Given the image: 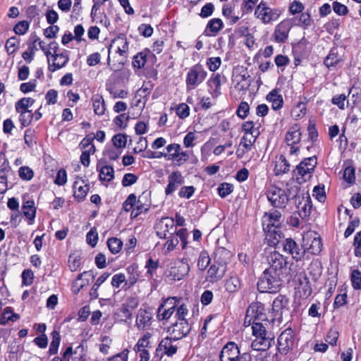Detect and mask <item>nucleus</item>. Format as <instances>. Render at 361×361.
Masks as SVG:
<instances>
[{
	"instance_id": "f257e3e1",
	"label": "nucleus",
	"mask_w": 361,
	"mask_h": 361,
	"mask_svg": "<svg viewBox=\"0 0 361 361\" xmlns=\"http://www.w3.org/2000/svg\"><path fill=\"white\" fill-rule=\"evenodd\" d=\"M263 305L259 302L251 304L246 311L245 322L249 319L248 322L250 323L252 319V334L255 337H267L273 336L271 334H269L267 331L268 324H270L269 320L267 319L265 314L263 313Z\"/></svg>"
},
{
	"instance_id": "f03ea898",
	"label": "nucleus",
	"mask_w": 361,
	"mask_h": 361,
	"mask_svg": "<svg viewBox=\"0 0 361 361\" xmlns=\"http://www.w3.org/2000/svg\"><path fill=\"white\" fill-rule=\"evenodd\" d=\"M283 278L265 269L257 282V288L261 293H276L280 290Z\"/></svg>"
},
{
	"instance_id": "7ed1b4c3",
	"label": "nucleus",
	"mask_w": 361,
	"mask_h": 361,
	"mask_svg": "<svg viewBox=\"0 0 361 361\" xmlns=\"http://www.w3.org/2000/svg\"><path fill=\"white\" fill-rule=\"evenodd\" d=\"M281 213L278 210L265 213L263 220V226L264 230H267L268 235L271 238L274 235L272 243L276 245L279 243L281 234L278 233L276 229L279 228L281 224Z\"/></svg>"
},
{
	"instance_id": "20e7f679",
	"label": "nucleus",
	"mask_w": 361,
	"mask_h": 361,
	"mask_svg": "<svg viewBox=\"0 0 361 361\" xmlns=\"http://www.w3.org/2000/svg\"><path fill=\"white\" fill-rule=\"evenodd\" d=\"M317 164L316 156L305 158L293 171V176L299 184L310 179L312 174Z\"/></svg>"
},
{
	"instance_id": "39448f33",
	"label": "nucleus",
	"mask_w": 361,
	"mask_h": 361,
	"mask_svg": "<svg viewBox=\"0 0 361 361\" xmlns=\"http://www.w3.org/2000/svg\"><path fill=\"white\" fill-rule=\"evenodd\" d=\"M248 353H241L238 346L233 342L226 343L220 354L221 361H251Z\"/></svg>"
},
{
	"instance_id": "423d86ee",
	"label": "nucleus",
	"mask_w": 361,
	"mask_h": 361,
	"mask_svg": "<svg viewBox=\"0 0 361 361\" xmlns=\"http://www.w3.org/2000/svg\"><path fill=\"white\" fill-rule=\"evenodd\" d=\"M206 76L207 71L202 65L196 64L192 66L186 75L185 84L187 90L190 91L196 88L204 80Z\"/></svg>"
},
{
	"instance_id": "0eeeda50",
	"label": "nucleus",
	"mask_w": 361,
	"mask_h": 361,
	"mask_svg": "<svg viewBox=\"0 0 361 361\" xmlns=\"http://www.w3.org/2000/svg\"><path fill=\"white\" fill-rule=\"evenodd\" d=\"M167 152L164 154V158L171 160L176 166H181L186 163L189 158V154L182 150L179 144L173 143L169 145L166 147Z\"/></svg>"
},
{
	"instance_id": "6e6552de",
	"label": "nucleus",
	"mask_w": 361,
	"mask_h": 361,
	"mask_svg": "<svg viewBox=\"0 0 361 361\" xmlns=\"http://www.w3.org/2000/svg\"><path fill=\"white\" fill-rule=\"evenodd\" d=\"M281 15L279 9L267 6V3L262 1L255 11V16L263 23L268 24L278 20Z\"/></svg>"
},
{
	"instance_id": "1a4fd4ad",
	"label": "nucleus",
	"mask_w": 361,
	"mask_h": 361,
	"mask_svg": "<svg viewBox=\"0 0 361 361\" xmlns=\"http://www.w3.org/2000/svg\"><path fill=\"white\" fill-rule=\"evenodd\" d=\"M267 197L274 207L285 208L288 202L287 192L275 185H271L268 188Z\"/></svg>"
},
{
	"instance_id": "9d476101",
	"label": "nucleus",
	"mask_w": 361,
	"mask_h": 361,
	"mask_svg": "<svg viewBox=\"0 0 361 361\" xmlns=\"http://www.w3.org/2000/svg\"><path fill=\"white\" fill-rule=\"evenodd\" d=\"M267 261L269 264V268L266 269L269 272L277 274L284 277L286 271L287 262L286 258L278 252H274L267 257Z\"/></svg>"
},
{
	"instance_id": "9b49d317",
	"label": "nucleus",
	"mask_w": 361,
	"mask_h": 361,
	"mask_svg": "<svg viewBox=\"0 0 361 361\" xmlns=\"http://www.w3.org/2000/svg\"><path fill=\"white\" fill-rule=\"evenodd\" d=\"M295 335L291 328H287L278 338V350L281 354H287L295 344Z\"/></svg>"
},
{
	"instance_id": "f8f14e48",
	"label": "nucleus",
	"mask_w": 361,
	"mask_h": 361,
	"mask_svg": "<svg viewBox=\"0 0 361 361\" xmlns=\"http://www.w3.org/2000/svg\"><path fill=\"white\" fill-rule=\"evenodd\" d=\"M179 300L176 297L168 298L159 306L157 317L159 321L168 320L174 313Z\"/></svg>"
},
{
	"instance_id": "ddd939ff",
	"label": "nucleus",
	"mask_w": 361,
	"mask_h": 361,
	"mask_svg": "<svg viewBox=\"0 0 361 361\" xmlns=\"http://www.w3.org/2000/svg\"><path fill=\"white\" fill-rule=\"evenodd\" d=\"M190 331L191 326L186 319L176 320L167 329V332L175 341H178L187 336Z\"/></svg>"
},
{
	"instance_id": "4468645a",
	"label": "nucleus",
	"mask_w": 361,
	"mask_h": 361,
	"mask_svg": "<svg viewBox=\"0 0 361 361\" xmlns=\"http://www.w3.org/2000/svg\"><path fill=\"white\" fill-rule=\"evenodd\" d=\"M283 250L285 252L291 255L296 261L301 260L306 250L300 246L293 239L289 238L282 242Z\"/></svg>"
},
{
	"instance_id": "2eb2a0df",
	"label": "nucleus",
	"mask_w": 361,
	"mask_h": 361,
	"mask_svg": "<svg viewBox=\"0 0 361 361\" xmlns=\"http://www.w3.org/2000/svg\"><path fill=\"white\" fill-rule=\"evenodd\" d=\"M301 132L298 125L292 126L286 133V142L290 147V154H297L300 147L297 146L301 140Z\"/></svg>"
},
{
	"instance_id": "dca6fc26",
	"label": "nucleus",
	"mask_w": 361,
	"mask_h": 361,
	"mask_svg": "<svg viewBox=\"0 0 361 361\" xmlns=\"http://www.w3.org/2000/svg\"><path fill=\"white\" fill-rule=\"evenodd\" d=\"M157 234L160 238H166L167 235L176 232L174 220L169 217L162 218L156 225Z\"/></svg>"
},
{
	"instance_id": "f3484780",
	"label": "nucleus",
	"mask_w": 361,
	"mask_h": 361,
	"mask_svg": "<svg viewBox=\"0 0 361 361\" xmlns=\"http://www.w3.org/2000/svg\"><path fill=\"white\" fill-rule=\"evenodd\" d=\"M289 300L285 295H279L273 301L272 310L274 315L271 319L274 322V320L280 321L282 318L283 312L288 309Z\"/></svg>"
},
{
	"instance_id": "a211bd4d",
	"label": "nucleus",
	"mask_w": 361,
	"mask_h": 361,
	"mask_svg": "<svg viewBox=\"0 0 361 361\" xmlns=\"http://www.w3.org/2000/svg\"><path fill=\"white\" fill-rule=\"evenodd\" d=\"M344 54L345 51L343 47H333L324 59V63L329 68L334 67L344 60Z\"/></svg>"
},
{
	"instance_id": "6ab92c4d",
	"label": "nucleus",
	"mask_w": 361,
	"mask_h": 361,
	"mask_svg": "<svg viewBox=\"0 0 361 361\" xmlns=\"http://www.w3.org/2000/svg\"><path fill=\"white\" fill-rule=\"evenodd\" d=\"M226 271V264L215 262L207 271V281L212 283L219 281L224 277Z\"/></svg>"
},
{
	"instance_id": "aec40b11",
	"label": "nucleus",
	"mask_w": 361,
	"mask_h": 361,
	"mask_svg": "<svg viewBox=\"0 0 361 361\" xmlns=\"http://www.w3.org/2000/svg\"><path fill=\"white\" fill-rule=\"evenodd\" d=\"M291 27V23L288 20H283L277 25L274 32L275 41L279 43L285 42L288 37Z\"/></svg>"
},
{
	"instance_id": "412c9836",
	"label": "nucleus",
	"mask_w": 361,
	"mask_h": 361,
	"mask_svg": "<svg viewBox=\"0 0 361 361\" xmlns=\"http://www.w3.org/2000/svg\"><path fill=\"white\" fill-rule=\"evenodd\" d=\"M176 341H177L173 340L171 336L166 337L159 343L157 351H160L161 354L171 357L175 355L178 350V347L176 343Z\"/></svg>"
},
{
	"instance_id": "4be33fe9",
	"label": "nucleus",
	"mask_w": 361,
	"mask_h": 361,
	"mask_svg": "<svg viewBox=\"0 0 361 361\" xmlns=\"http://www.w3.org/2000/svg\"><path fill=\"white\" fill-rule=\"evenodd\" d=\"M68 61V51L66 50L60 54H52V63H49L48 69L51 72H54L64 67Z\"/></svg>"
},
{
	"instance_id": "5701e85b",
	"label": "nucleus",
	"mask_w": 361,
	"mask_h": 361,
	"mask_svg": "<svg viewBox=\"0 0 361 361\" xmlns=\"http://www.w3.org/2000/svg\"><path fill=\"white\" fill-rule=\"evenodd\" d=\"M303 240L307 242V245L310 242L307 250L312 255H318L322 251V243L321 238L317 236L316 233H307L303 238Z\"/></svg>"
},
{
	"instance_id": "b1692460",
	"label": "nucleus",
	"mask_w": 361,
	"mask_h": 361,
	"mask_svg": "<svg viewBox=\"0 0 361 361\" xmlns=\"http://www.w3.org/2000/svg\"><path fill=\"white\" fill-rule=\"evenodd\" d=\"M114 46L116 48V53L121 56H126L128 51V42L126 35L121 34L111 42L109 48V54L110 53L111 48ZM108 60L109 61V56H108Z\"/></svg>"
},
{
	"instance_id": "393cba45",
	"label": "nucleus",
	"mask_w": 361,
	"mask_h": 361,
	"mask_svg": "<svg viewBox=\"0 0 361 361\" xmlns=\"http://www.w3.org/2000/svg\"><path fill=\"white\" fill-rule=\"evenodd\" d=\"M226 78L221 74H213L207 82L209 87L212 90V96L214 98L218 97L221 94V85L224 83Z\"/></svg>"
},
{
	"instance_id": "a878e982",
	"label": "nucleus",
	"mask_w": 361,
	"mask_h": 361,
	"mask_svg": "<svg viewBox=\"0 0 361 361\" xmlns=\"http://www.w3.org/2000/svg\"><path fill=\"white\" fill-rule=\"evenodd\" d=\"M257 135L249 136L244 135L240 140L236 154L238 158H242L244 154L251 150L252 145L256 140Z\"/></svg>"
},
{
	"instance_id": "bb28decb",
	"label": "nucleus",
	"mask_w": 361,
	"mask_h": 361,
	"mask_svg": "<svg viewBox=\"0 0 361 361\" xmlns=\"http://www.w3.org/2000/svg\"><path fill=\"white\" fill-rule=\"evenodd\" d=\"M94 279V275L91 271H84L79 274L76 281L73 285V291L77 294L79 291L85 286L90 284V281Z\"/></svg>"
},
{
	"instance_id": "cd10ccee",
	"label": "nucleus",
	"mask_w": 361,
	"mask_h": 361,
	"mask_svg": "<svg viewBox=\"0 0 361 361\" xmlns=\"http://www.w3.org/2000/svg\"><path fill=\"white\" fill-rule=\"evenodd\" d=\"M73 187L74 189L75 198L77 199V200L79 202L82 201L85 198L90 190L89 185L85 183L83 179L78 178L75 180Z\"/></svg>"
},
{
	"instance_id": "c85d7f7f",
	"label": "nucleus",
	"mask_w": 361,
	"mask_h": 361,
	"mask_svg": "<svg viewBox=\"0 0 361 361\" xmlns=\"http://www.w3.org/2000/svg\"><path fill=\"white\" fill-rule=\"evenodd\" d=\"M152 312L150 310L140 309L136 317V325L140 329H145L151 325Z\"/></svg>"
},
{
	"instance_id": "c756f323",
	"label": "nucleus",
	"mask_w": 361,
	"mask_h": 361,
	"mask_svg": "<svg viewBox=\"0 0 361 361\" xmlns=\"http://www.w3.org/2000/svg\"><path fill=\"white\" fill-rule=\"evenodd\" d=\"M183 183V178L179 171H174L169 176V183L166 188V195L172 194L179 185Z\"/></svg>"
},
{
	"instance_id": "7c9ffc66",
	"label": "nucleus",
	"mask_w": 361,
	"mask_h": 361,
	"mask_svg": "<svg viewBox=\"0 0 361 361\" xmlns=\"http://www.w3.org/2000/svg\"><path fill=\"white\" fill-rule=\"evenodd\" d=\"M190 271V265L181 260L178 262L176 266L171 267L170 275L173 276L175 281H180L187 276Z\"/></svg>"
},
{
	"instance_id": "2f4dec72",
	"label": "nucleus",
	"mask_w": 361,
	"mask_h": 361,
	"mask_svg": "<svg viewBox=\"0 0 361 361\" xmlns=\"http://www.w3.org/2000/svg\"><path fill=\"white\" fill-rule=\"evenodd\" d=\"M22 212L23 215L29 220V224H32L36 216V207L32 199L26 200L23 197V203L22 205Z\"/></svg>"
},
{
	"instance_id": "473e14b6",
	"label": "nucleus",
	"mask_w": 361,
	"mask_h": 361,
	"mask_svg": "<svg viewBox=\"0 0 361 361\" xmlns=\"http://www.w3.org/2000/svg\"><path fill=\"white\" fill-rule=\"evenodd\" d=\"M297 207L299 210L298 216L305 218L310 215L312 209V204L310 197L303 192L302 193V200L297 203Z\"/></svg>"
},
{
	"instance_id": "72a5a7b5",
	"label": "nucleus",
	"mask_w": 361,
	"mask_h": 361,
	"mask_svg": "<svg viewBox=\"0 0 361 361\" xmlns=\"http://www.w3.org/2000/svg\"><path fill=\"white\" fill-rule=\"evenodd\" d=\"M273 336L267 337H255L252 342L251 348L254 350L264 351L271 346Z\"/></svg>"
},
{
	"instance_id": "f704fd0d",
	"label": "nucleus",
	"mask_w": 361,
	"mask_h": 361,
	"mask_svg": "<svg viewBox=\"0 0 361 361\" xmlns=\"http://www.w3.org/2000/svg\"><path fill=\"white\" fill-rule=\"evenodd\" d=\"M250 75L246 69L241 68V71L239 74L235 76V80L237 81V84L235 87L239 90H246L250 86V81H248Z\"/></svg>"
},
{
	"instance_id": "c9c22d12",
	"label": "nucleus",
	"mask_w": 361,
	"mask_h": 361,
	"mask_svg": "<svg viewBox=\"0 0 361 361\" xmlns=\"http://www.w3.org/2000/svg\"><path fill=\"white\" fill-rule=\"evenodd\" d=\"M267 99L271 103V107L275 111L281 109L283 106V97L276 90L270 92L267 95Z\"/></svg>"
},
{
	"instance_id": "e433bc0d",
	"label": "nucleus",
	"mask_w": 361,
	"mask_h": 361,
	"mask_svg": "<svg viewBox=\"0 0 361 361\" xmlns=\"http://www.w3.org/2000/svg\"><path fill=\"white\" fill-rule=\"evenodd\" d=\"M224 27L223 21L220 18H213L211 19L207 25L206 28V32L209 31L211 34H208L209 35H216L222 28Z\"/></svg>"
},
{
	"instance_id": "4c0bfd02",
	"label": "nucleus",
	"mask_w": 361,
	"mask_h": 361,
	"mask_svg": "<svg viewBox=\"0 0 361 361\" xmlns=\"http://www.w3.org/2000/svg\"><path fill=\"white\" fill-rule=\"evenodd\" d=\"M99 180L102 181L109 182L114 178V169L113 166L104 165L99 169Z\"/></svg>"
},
{
	"instance_id": "58836bf2",
	"label": "nucleus",
	"mask_w": 361,
	"mask_h": 361,
	"mask_svg": "<svg viewBox=\"0 0 361 361\" xmlns=\"http://www.w3.org/2000/svg\"><path fill=\"white\" fill-rule=\"evenodd\" d=\"M51 342L50 343L49 354L50 355H56L58 352L59 346L61 342V336L59 332L54 330L51 334Z\"/></svg>"
},
{
	"instance_id": "ea45409f",
	"label": "nucleus",
	"mask_w": 361,
	"mask_h": 361,
	"mask_svg": "<svg viewBox=\"0 0 361 361\" xmlns=\"http://www.w3.org/2000/svg\"><path fill=\"white\" fill-rule=\"evenodd\" d=\"M185 250L184 257L180 259L181 261L186 262V264H189L190 262H192L195 260L196 257L198 255V250L185 245V247L182 248Z\"/></svg>"
},
{
	"instance_id": "a19ab883",
	"label": "nucleus",
	"mask_w": 361,
	"mask_h": 361,
	"mask_svg": "<svg viewBox=\"0 0 361 361\" xmlns=\"http://www.w3.org/2000/svg\"><path fill=\"white\" fill-rule=\"evenodd\" d=\"M290 169V164L286 160L285 157L281 156L279 160L276 161L274 171L276 176L282 173H286Z\"/></svg>"
},
{
	"instance_id": "79ce46f5",
	"label": "nucleus",
	"mask_w": 361,
	"mask_h": 361,
	"mask_svg": "<svg viewBox=\"0 0 361 361\" xmlns=\"http://www.w3.org/2000/svg\"><path fill=\"white\" fill-rule=\"evenodd\" d=\"M224 16L228 20L230 25H233L237 23L240 17L235 14L234 8L231 6H224L222 9Z\"/></svg>"
},
{
	"instance_id": "37998d69",
	"label": "nucleus",
	"mask_w": 361,
	"mask_h": 361,
	"mask_svg": "<svg viewBox=\"0 0 361 361\" xmlns=\"http://www.w3.org/2000/svg\"><path fill=\"white\" fill-rule=\"evenodd\" d=\"M17 112L19 114L18 120L21 125V128L28 126L34 118V114L32 111H21Z\"/></svg>"
},
{
	"instance_id": "c03bdc74",
	"label": "nucleus",
	"mask_w": 361,
	"mask_h": 361,
	"mask_svg": "<svg viewBox=\"0 0 361 361\" xmlns=\"http://www.w3.org/2000/svg\"><path fill=\"white\" fill-rule=\"evenodd\" d=\"M35 100L31 97H23L19 99L15 104V109L16 111H29L28 108L32 106Z\"/></svg>"
},
{
	"instance_id": "a18cd8bd",
	"label": "nucleus",
	"mask_w": 361,
	"mask_h": 361,
	"mask_svg": "<svg viewBox=\"0 0 361 361\" xmlns=\"http://www.w3.org/2000/svg\"><path fill=\"white\" fill-rule=\"evenodd\" d=\"M152 334L149 332L145 333L142 338H140L137 344L135 345V350H145L148 348H151V343L149 339Z\"/></svg>"
},
{
	"instance_id": "49530a36",
	"label": "nucleus",
	"mask_w": 361,
	"mask_h": 361,
	"mask_svg": "<svg viewBox=\"0 0 361 361\" xmlns=\"http://www.w3.org/2000/svg\"><path fill=\"white\" fill-rule=\"evenodd\" d=\"M107 245L112 254H117L121 250L123 242L117 238H110L107 240Z\"/></svg>"
},
{
	"instance_id": "de8ad7c7",
	"label": "nucleus",
	"mask_w": 361,
	"mask_h": 361,
	"mask_svg": "<svg viewBox=\"0 0 361 361\" xmlns=\"http://www.w3.org/2000/svg\"><path fill=\"white\" fill-rule=\"evenodd\" d=\"M20 44L19 39L16 37H11L7 39L5 44V49L8 55L13 54L16 51Z\"/></svg>"
},
{
	"instance_id": "09e8293b",
	"label": "nucleus",
	"mask_w": 361,
	"mask_h": 361,
	"mask_svg": "<svg viewBox=\"0 0 361 361\" xmlns=\"http://www.w3.org/2000/svg\"><path fill=\"white\" fill-rule=\"evenodd\" d=\"M286 190H284L288 193V201L290 199H300L302 194L300 192V187L297 185H292L288 183L286 185Z\"/></svg>"
},
{
	"instance_id": "8fccbe9b",
	"label": "nucleus",
	"mask_w": 361,
	"mask_h": 361,
	"mask_svg": "<svg viewBox=\"0 0 361 361\" xmlns=\"http://www.w3.org/2000/svg\"><path fill=\"white\" fill-rule=\"evenodd\" d=\"M94 111L97 115L102 116L106 111V104L102 97H97L93 100Z\"/></svg>"
},
{
	"instance_id": "3c124183",
	"label": "nucleus",
	"mask_w": 361,
	"mask_h": 361,
	"mask_svg": "<svg viewBox=\"0 0 361 361\" xmlns=\"http://www.w3.org/2000/svg\"><path fill=\"white\" fill-rule=\"evenodd\" d=\"M240 281L236 277H231L225 282V289L228 293H234L240 288Z\"/></svg>"
},
{
	"instance_id": "603ef678",
	"label": "nucleus",
	"mask_w": 361,
	"mask_h": 361,
	"mask_svg": "<svg viewBox=\"0 0 361 361\" xmlns=\"http://www.w3.org/2000/svg\"><path fill=\"white\" fill-rule=\"evenodd\" d=\"M111 140L114 147L121 149L126 147L127 142V136L121 133L116 134L112 137Z\"/></svg>"
},
{
	"instance_id": "864d4df0",
	"label": "nucleus",
	"mask_w": 361,
	"mask_h": 361,
	"mask_svg": "<svg viewBox=\"0 0 361 361\" xmlns=\"http://www.w3.org/2000/svg\"><path fill=\"white\" fill-rule=\"evenodd\" d=\"M127 271L130 274V275L127 279H126V283L123 286L125 288H129L132 287L137 282L139 277V274L137 273L133 272L134 268L133 267H128Z\"/></svg>"
},
{
	"instance_id": "5fc2aeb1",
	"label": "nucleus",
	"mask_w": 361,
	"mask_h": 361,
	"mask_svg": "<svg viewBox=\"0 0 361 361\" xmlns=\"http://www.w3.org/2000/svg\"><path fill=\"white\" fill-rule=\"evenodd\" d=\"M176 113L180 118L184 119L190 115V108L185 103L179 104L176 109Z\"/></svg>"
},
{
	"instance_id": "6e6d98bb",
	"label": "nucleus",
	"mask_w": 361,
	"mask_h": 361,
	"mask_svg": "<svg viewBox=\"0 0 361 361\" xmlns=\"http://www.w3.org/2000/svg\"><path fill=\"white\" fill-rule=\"evenodd\" d=\"M233 186L231 183H221L218 188V193L221 197H226L233 192Z\"/></svg>"
},
{
	"instance_id": "4d7b16f0",
	"label": "nucleus",
	"mask_w": 361,
	"mask_h": 361,
	"mask_svg": "<svg viewBox=\"0 0 361 361\" xmlns=\"http://www.w3.org/2000/svg\"><path fill=\"white\" fill-rule=\"evenodd\" d=\"M121 154V150L115 147L106 149L104 151V155L107 157L110 160H116Z\"/></svg>"
},
{
	"instance_id": "13d9d810",
	"label": "nucleus",
	"mask_w": 361,
	"mask_h": 361,
	"mask_svg": "<svg viewBox=\"0 0 361 361\" xmlns=\"http://www.w3.org/2000/svg\"><path fill=\"white\" fill-rule=\"evenodd\" d=\"M351 281L355 290L361 289V272L358 269H355L352 271Z\"/></svg>"
},
{
	"instance_id": "bf43d9fd",
	"label": "nucleus",
	"mask_w": 361,
	"mask_h": 361,
	"mask_svg": "<svg viewBox=\"0 0 361 361\" xmlns=\"http://www.w3.org/2000/svg\"><path fill=\"white\" fill-rule=\"evenodd\" d=\"M313 196L320 202H324L326 200L324 186L320 185L315 186L313 189Z\"/></svg>"
},
{
	"instance_id": "052dcab7",
	"label": "nucleus",
	"mask_w": 361,
	"mask_h": 361,
	"mask_svg": "<svg viewBox=\"0 0 361 361\" xmlns=\"http://www.w3.org/2000/svg\"><path fill=\"white\" fill-rule=\"evenodd\" d=\"M136 202H137L136 195L133 193L130 194L123 204V209L126 212L130 211L133 209V207L135 205Z\"/></svg>"
},
{
	"instance_id": "680f3d73",
	"label": "nucleus",
	"mask_w": 361,
	"mask_h": 361,
	"mask_svg": "<svg viewBox=\"0 0 361 361\" xmlns=\"http://www.w3.org/2000/svg\"><path fill=\"white\" fill-rule=\"evenodd\" d=\"M146 54L143 52H140L133 57V64L137 68H141L145 65Z\"/></svg>"
},
{
	"instance_id": "e2e57ef3",
	"label": "nucleus",
	"mask_w": 361,
	"mask_h": 361,
	"mask_svg": "<svg viewBox=\"0 0 361 361\" xmlns=\"http://www.w3.org/2000/svg\"><path fill=\"white\" fill-rule=\"evenodd\" d=\"M306 103L299 102L292 111V114L298 118L303 116L306 114Z\"/></svg>"
},
{
	"instance_id": "0e129e2a",
	"label": "nucleus",
	"mask_w": 361,
	"mask_h": 361,
	"mask_svg": "<svg viewBox=\"0 0 361 361\" xmlns=\"http://www.w3.org/2000/svg\"><path fill=\"white\" fill-rule=\"evenodd\" d=\"M210 262V258L207 252H201L197 262V267L200 270H204Z\"/></svg>"
},
{
	"instance_id": "69168bd1",
	"label": "nucleus",
	"mask_w": 361,
	"mask_h": 361,
	"mask_svg": "<svg viewBox=\"0 0 361 361\" xmlns=\"http://www.w3.org/2000/svg\"><path fill=\"white\" fill-rule=\"evenodd\" d=\"M298 21V22L295 23L297 25L303 26L305 27L310 26L312 22L310 14L307 12L302 13Z\"/></svg>"
},
{
	"instance_id": "338daca9",
	"label": "nucleus",
	"mask_w": 361,
	"mask_h": 361,
	"mask_svg": "<svg viewBox=\"0 0 361 361\" xmlns=\"http://www.w3.org/2000/svg\"><path fill=\"white\" fill-rule=\"evenodd\" d=\"M29 29V23L26 20L18 22L13 27L16 35H24Z\"/></svg>"
},
{
	"instance_id": "774afa93",
	"label": "nucleus",
	"mask_w": 361,
	"mask_h": 361,
	"mask_svg": "<svg viewBox=\"0 0 361 361\" xmlns=\"http://www.w3.org/2000/svg\"><path fill=\"white\" fill-rule=\"evenodd\" d=\"M22 283L24 286H30L33 282L34 274L30 269H25L21 275Z\"/></svg>"
}]
</instances>
